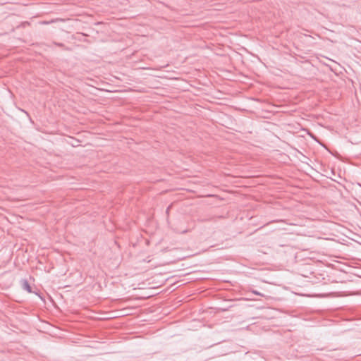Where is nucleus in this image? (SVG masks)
Wrapping results in <instances>:
<instances>
[{
	"label": "nucleus",
	"mask_w": 361,
	"mask_h": 361,
	"mask_svg": "<svg viewBox=\"0 0 361 361\" xmlns=\"http://www.w3.org/2000/svg\"><path fill=\"white\" fill-rule=\"evenodd\" d=\"M21 286L23 290H25L28 293H32V288L29 284L28 281L26 279H23L21 281Z\"/></svg>",
	"instance_id": "nucleus-1"
},
{
	"label": "nucleus",
	"mask_w": 361,
	"mask_h": 361,
	"mask_svg": "<svg viewBox=\"0 0 361 361\" xmlns=\"http://www.w3.org/2000/svg\"><path fill=\"white\" fill-rule=\"evenodd\" d=\"M54 44L59 47H62L65 50H71V49L68 48V47H66L65 45L62 43H57V42H54Z\"/></svg>",
	"instance_id": "nucleus-2"
},
{
	"label": "nucleus",
	"mask_w": 361,
	"mask_h": 361,
	"mask_svg": "<svg viewBox=\"0 0 361 361\" xmlns=\"http://www.w3.org/2000/svg\"><path fill=\"white\" fill-rule=\"evenodd\" d=\"M252 293L257 295H262V294H261L259 292H258L257 290H252Z\"/></svg>",
	"instance_id": "nucleus-3"
}]
</instances>
